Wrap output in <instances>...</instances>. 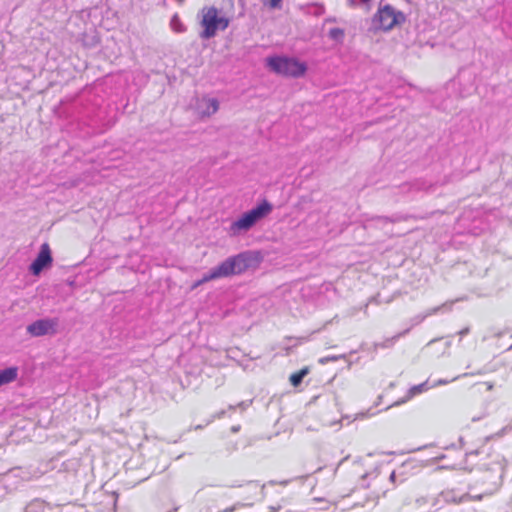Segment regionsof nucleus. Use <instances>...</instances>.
I'll return each instance as SVG.
<instances>
[{"label":"nucleus","instance_id":"33","mask_svg":"<svg viewBox=\"0 0 512 512\" xmlns=\"http://www.w3.org/2000/svg\"><path fill=\"white\" fill-rule=\"evenodd\" d=\"M481 418H482V416H481V417H478V418H472V420H473V421H476V420H479V419H481Z\"/></svg>","mask_w":512,"mask_h":512},{"label":"nucleus","instance_id":"22","mask_svg":"<svg viewBox=\"0 0 512 512\" xmlns=\"http://www.w3.org/2000/svg\"><path fill=\"white\" fill-rule=\"evenodd\" d=\"M378 219L380 220H383V221H390V222H397V221H401V220H406L407 217H404V216H396L394 218H388V217H378Z\"/></svg>","mask_w":512,"mask_h":512},{"label":"nucleus","instance_id":"7","mask_svg":"<svg viewBox=\"0 0 512 512\" xmlns=\"http://www.w3.org/2000/svg\"><path fill=\"white\" fill-rule=\"evenodd\" d=\"M52 255L50 247L47 243H44L40 247V251L35 260L30 265V272L38 276L45 268L52 264Z\"/></svg>","mask_w":512,"mask_h":512},{"label":"nucleus","instance_id":"30","mask_svg":"<svg viewBox=\"0 0 512 512\" xmlns=\"http://www.w3.org/2000/svg\"><path fill=\"white\" fill-rule=\"evenodd\" d=\"M237 408V405H229L228 410L235 411Z\"/></svg>","mask_w":512,"mask_h":512},{"label":"nucleus","instance_id":"12","mask_svg":"<svg viewBox=\"0 0 512 512\" xmlns=\"http://www.w3.org/2000/svg\"><path fill=\"white\" fill-rule=\"evenodd\" d=\"M409 330H410V328L404 330L403 332H400V333L396 334L395 336H393L391 338L385 339L383 342L375 343L374 344L375 350H377L378 348H390V347H392L396 343V341L400 337L406 335L409 332Z\"/></svg>","mask_w":512,"mask_h":512},{"label":"nucleus","instance_id":"19","mask_svg":"<svg viewBox=\"0 0 512 512\" xmlns=\"http://www.w3.org/2000/svg\"><path fill=\"white\" fill-rule=\"evenodd\" d=\"M211 276V270L204 274L203 277L201 279H199L198 281H196L194 284H193V288H197L199 287L200 285L206 283V282H209V281H212V280H215L216 278H210Z\"/></svg>","mask_w":512,"mask_h":512},{"label":"nucleus","instance_id":"15","mask_svg":"<svg viewBox=\"0 0 512 512\" xmlns=\"http://www.w3.org/2000/svg\"><path fill=\"white\" fill-rule=\"evenodd\" d=\"M308 374V369L307 368H303L301 369L300 371L296 372V373H293L291 376H290V382L291 384L294 386V387H297L301 384V382L303 381V378Z\"/></svg>","mask_w":512,"mask_h":512},{"label":"nucleus","instance_id":"9","mask_svg":"<svg viewBox=\"0 0 512 512\" xmlns=\"http://www.w3.org/2000/svg\"><path fill=\"white\" fill-rule=\"evenodd\" d=\"M433 188V184L428 183L426 180L418 179L411 183H405L401 186V190L404 193L408 192H429Z\"/></svg>","mask_w":512,"mask_h":512},{"label":"nucleus","instance_id":"14","mask_svg":"<svg viewBox=\"0 0 512 512\" xmlns=\"http://www.w3.org/2000/svg\"><path fill=\"white\" fill-rule=\"evenodd\" d=\"M46 504L40 499L31 501L25 508L24 512H44Z\"/></svg>","mask_w":512,"mask_h":512},{"label":"nucleus","instance_id":"10","mask_svg":"<svg viewBox=\"0 0 512 512\" xmlns=\"http://www.w3.org/2000/svg\"><path fill=\"white\" fill-rule=\"evenodd\" d=\"M17 375V367H8L3 370H0V387L15 381Z\"/></svg>","mask_w":512,"mask_h":512},{"label":"nucleus","instance_id":"28","mask_svg":"<svg viewBox=\"0 0 512 512\" xmlns=\"http://www.w3.org/2000/svg\"><path fill=\"white\" fill-rule=\"evenodd\" d=\"M348 3L351 7H354L357 4V0H348Z\"/></svg>","mask_w":512,"mask_h":512},{"label":"nucleus","instance_id":"2","mask_svg":"<svg viewBox=\"0 0 512 512\" xmlns=\"http://www.w3.org/2000/svg\"><path fill=\"white\" fill-rule=\"evenodd\" d=\"M273 210V206L267 200H263L256 207L243 213L229 227V234L236 236L250 230L257 222L265 218Z\"/></svg>","mask_w":512,"mask_h":512},{"label":"nucleus","instance_id":"26","mask_svg":"<svg viewBox=\"0 0 512 512\" xmlns=\"http://www.w3.org/2000/svg\"><path fill=\"white\" fill-rule=\"evenodd\" d=\"M225 414H226V411H225V410H221V411H219L217 414H215V415L213 416L212 421H213L214 419H216V418H218V419L222 418ZM210 422H211V420H210L208 423H210Z\"/></svg>","mask_w":512,"mask_h":512},{"label":"nucleus","instance_id":"32","mask_svg":"<svg viewBox=\"0 0 512 512\" xmlns=\"http://www.w3.org/2000/svg\"><path fill=\"white\" fill-rule=\"evenodd\" d=\"M370 0H359L360 3L362 4H367Z\"/></svg>","mask_w":512,"mask_h":512},{"label":"nucleus","instance_id":"25","mask_svg":"<svg viewBox=\"0 0 512 512\" xmlns=\"http://www.w3.org/2000/svg\"><path fill=\"white\" fill-rule=\"evenodd\" d=\"M317 10L315 12L316 15H322L325 11L324 6L321 4H316Z\"/></svg>","mask_w":512,"mask_h":512},{"label":"nucleus","instance_id":"29","mask_svg":"<svg viewBox=\"0 0 512 512\" xmlns=\"http://www.w3.org/2000/svg\"><path fill=\"white\" fill-rule=\"evenodd\" d=\"M395 478H396V474H395V472H392V473L390 474V480H391L392 482H394V481H395Z\"/></svg>","mask_w":512,"mask_h":512},{"label":"nucleus","instance_id":"13","mask_svg":"<svg viewBox=\"0 0 512 512\" xmlns=\"http://www.w3.org/2000/svg\"><path fill=\"white\" fill-rule=\"evenodd\" d=\"M445 305H442V306H438V307H434L430 310H428L426 313L424 314H419V315H416L415 317H413L411 319V325L412 326H415V325H418L420 323H422L427 317L431 316V315H434L436 314L442 307H444Z\"/></svg>","mask_w":512,"mask_h":512},{"label":"nucleus","instance_id":"8","mask_svg":"<svg viewBox=\"0 0 512 512\" xmlns=\"http://www.w3.org/2000/svg\"><path fill=\"white\" fill-rule=\"evenodd\" d=\"M219 109V101L216 98L203 97L197 101L196 110L201 117H209Z\"/></svg>","mask_w":512,"mask_h":512},{"label":"nucleus","instance_id":"3","mask_svg":"<svg viewBox=\"0 0 512 512\" xmlns=\"http://www.w3.org/2000/svg\"><path fill=\"white\" fill-rule=\"evenodd\" d=\"M252 261L253 258L250 252H242L235 256L228 257L211 269L210 278H225L242 274L248 270Z\"/></svg>","mask_w":512,"mask_h":512},{"label":"nucleus","instance_id":"24","mask_svg":"<svg viewBox=\"0 0 512 512\" xmlns=\"http://www.w3.org/2000/svg\"><path fill=\"white\" fill-rule=\"evenodd\" d=\"M252 401H241L237 404V408H240L241 410L247 409Z\"/></svg>","mask_w":512,"mask_h":512},{"label":"nucleus","instance_id":"4","mask_svg":"<svg viewBox=\"0 0 512 512\" xmlns=\"http://www.w3.org/2000/svg\"><path fill=\"white\" fill-rule=\"evenodd\" d=\"M266 63L270 70H272L273 72L295 78L304 75V73L307 70V66L305 63L290 57H268L266 59Z\"/></svg>","mask_w":512,"mask_h":512},{"label":"nucleus","instance_id":"17","mask_svg":"<svg viewBox=\"0 0 512 512\" xmlns=\"http://www.w3.org/2000/svg\"><path fill=\"white\" fill-rule=\"evenodd\" d=\"M170 25H171V28L178 33H182L186 30L184 24L181 22V20L177 14H175L172 17V19L170 21Z\"/></svg>","mask_w":512,"mask_h":512},{"label":"nucleus","instance_id":"18","mask_svg":"<svg viewBox=\"0 0 512 512\" xmlns=\"http://www.w3.org/2000/svg\"><path fill=\"white\" fill-rule=\"evenodd\" d=\"M465 376H468V374L464 373L463 375L456 376V377L452 378L451 380L439 379L437 382L430 383V385H431V388L439 386V385H446L450 382H453V381L459 379L460 377H465Z\"/></svg>","mask_w":512,"mask_h":512},{"label":"nucleus","instance_id":"31","mask_svg":"<svg viewBox=\"0 0 512 512\" xmlns=\"http://www.w3.org/2000/svg\"><path fill=\"white\" fill-rule=\"evenodd\" d=\"M239 429H240V427H239V426H233V427L231 428L232 432H234V433H235V432H238V431H239Z\"/></svg>","mask_w":512,"mask_h":512},{"label":"nucleus","instance_id":"16","mask_svg":"<svg viewBox=\"0 0 512 512\" xmlns=\"http://www.w3.org/2000/svg\"><path fill=\"white\" fill-rule=\"evenodd\" d=\"M328 36L331 40L341 43L344 39L345 33L341 28H331L328 32Z\"/></svg>","mask_w":512,"mask_h":512},{"label":"nucleus","instance_id":"27","mask_svg":"<svg viewBox=\"0 0 512 512\" xmlns=\"http://www.w3.org/2000/svg\"><path fill=\"white\" fill-rule=\"evenodd\" d=\"M468 333H469V328H464V329H462V330L459 332V334H460L461 336H464V335H466V334H468Z\"/></svg>","mask_w":512,"mask_h":512},{"label":"nucleus","instance_id":"6","mask_svg":"<svg viewBox=\"0 0 512 512\" xmlns=\"http://www.w3.org/2000/svg\"><path fill=\"white\" fill-rule=\"evenodd\" d=\"M58 325V318H42L29 324L26 330L27 333L32 337L54 335L57 333Z\"/></svg>","mask_w":512,"mask_h":512},{"label":"nucleus","instance_id":"21","mask_svg":"<svg viewBox=\"0 0 512 512\" xmlns=\"http://www.w3.org/2000/svg\"><path fill=\"white\" fill-rule=\"evenodd\" d=\"M493 470H494V473L491 476V478L494 479V480L499 479L500 478V467H499V465L497 463L494 464ZM494 484L497 485V481H494Z\"/></svg>","mask_w":512,"mask_h":512},{"label":"nucleus","instance_id":"1","mask_svg":"<svg viewBox=\"0 0 512 512\" xmlns=\"http://www.w3.org/2000/svg\"><path fill=\"white\" fill-rule=\"evenodd\" d=\"M229 24L230 19L221 15L215 6L204 7L201 10L200 26L202 30L199 37L203 40L211 39L217 35L218 31L226 30Z\"/></svg>","mask_w":512,"mask_h":512},{"label":"nucleus","instance_id":"20","mask_svg":"<svg viewBox=\"0 0 512 512\" xmlns=\"http://www.w3.org/2000/svg\"><path fill=\"white\" fill-rule=\"evenodd\" d=\"M340 358H344V355H341V356H327V357H323L319 360V362L321 364H326L328 362H332V361H337L338 359Z\"/></svg>","mask_w":512,"mask_h":512},{"label":"nucleus","instance_id":"5","mask_svg":"<svg viewBox=\"0 0 512 512\" xmlns=\"http://www.w3.org/2000/svg\"><path fill=\"white\" fill-rule=\"evenodd\" d=\"M405 15L395 10L391 5L380 7L372 18L371 28L373 30L389 31L396 25L405 22Z\"/></svg>","mask_w":512,"mask_h":512},{"label":"nucleus","instance_id":"23","mask_svg":"<svg viewBox=\"0 0 512 512\" xmlns=\"http://www.w3.org/2000/svg\"><path fill=\"white\" fill-rule=\"evenodd\" d=\"M282 0H270L269 6L273 9L281 7Z\"/></svg>","mask_w":512,"mask_h":512},{"label":"nucleus","instance_id":"11","mask_svg":"<svg viewBox=\"0 0 512 512\" xmlns=\"http://www.w3.org/2000/svg\"><path fill=\"white\" fill-rule=\"evenodd\" d=\"M430 388H431V385L428 380L425 381L424 383L413 386L412 388L409 389L406 399L402 400L401 403H404L406 400L412 398L413 396H415L417 394L427 391ZM396 404L398 405V404H400V402H397Z\"/></svg>","mask_w":512,"mask_h":512}]
</instances>
